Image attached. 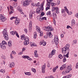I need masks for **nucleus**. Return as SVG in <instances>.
<instances>
[{"label":"nucleus","mask_w":78,"mask_h":78,"mask_svg":"<svg viewBox=\"0 0 78 78\" xmlns=\"http://www.w3.org/2000/svg\"><path fill=\"white\" fill-rule=\"evenodd\" d=\"M70 47V44H68L66 45L65 47L62 48V53L65 54L66 53V51H67V50H68V53L65 55V57H66L67 58H69V51H70V49H69V48Z\"/></svg>","instance_id":"nucleus-1"},{"label":"nucleus","mask_w":78,"mask_h":78,"mask_svg":"<svg viewBox=\"0 0 78 78\" xmlns=\"http://www.w3.org/2000/svg\"><path fill=\"white\" fill-rule=\"evenodd\" d=\"M21 39L22 40H25V41H24V45H27L29 44V38L27 37H25V35H23L21 36Z\"/></svg>","instance_id":"nucleus-2"},{"label":"nucleus","mask_w":78,"mask_h":78,"mask_svg":"<svg viewBox=\"0 0 78 78\" xmlns=\"http://www.w3.org/2000/svg\"><path fill=\"white\" fill-rule=\"evenodd\" d=\"M2 34L3 35V37H4V39L5 40L8 41L9 39V37H8V32L5 29H4L3 32Z\"/></svg>","instance_id":"nucleus-3"},{"label":"nucleus","mask_w":78,"mask_h":78,"mask_svg":"<svg viewBox=\"0 0 78 78\" xmlns=\"http://www.w3.org/2000/svg\"><path fill=\"white\" fill-rule=\"evenodd\" d=\"M47 1V4L46 6H47V7L46 8L45 10L46 11H47L48 9H50V4L51 3V2H52L53 0H46Z\"/></svg>","instance_id":"nucleus-4"},{"label":"nucleus","mask_w":78,"mask_h":78,"mask_svg":"<svg viewBox=\"0 0 78 78\" xmlns=\"http://www.w3.org/2000/svg\"><path fill=\"white\" fill-rule=\"evenodd\" d=\"M43 30H44L46 31H53V29L52 28L49 27H45L44 26L43 27Z\"/></svg>","instance_id":"nucleus-5"},{"label":"nucleus","mask_w":78,"mask_h":78,"mask_svg":"<svg viewBox=\"0 0 78 78\" xmlns=\"http://www.w3.org/2000/svg\"><path fill=\"white\" fill-rule=\"evenodd\" d=\"M32 2V1L30 0H26L23 2V6H27L30 5V3Z\"/></svg>","instance_id":"nucleus-6"},{"label":"nucleus","mask_w":78,"mask_h":78,"mask_svg":"<svg viewBox=\"0 0 78 78\" xmlns=\"http://www.w3.org/2000/svg\"><path fill=\"white\" fill-rule=\"evenodd\" d=\"M41 8L40 7H39V8H37V11H36V12L37 13H39L40 14L41 13V10H43L44 9V5L43 4H42L41 5Z\"/></svg>","instance_id":"nucleus-7"},{"label":"nucleus","mask_w":78,"mask_h":78,"mask_svg":"<svg viewBox=\"0 0 78 78\" xmlns=\"http://www.w3.org/2000/svg\"><path fill=\"white\" fill-rule=\"evenodd\" d=\"M54 42L55 44L56 45H57L58 44L59 41H58V36H56L55 37L54 41H52V43H54Z\"/></svg>","instance_id":"nucleus-8"},{"label":"nucleus","mask_w":78,"mask_h":78,"mask_svg":"<svg viewBox=\"0 0 78 78\" xmlns=\"http://www.w3.org/2000/svg\"><path fill=\"white\" fill-rule=\"evenodd\" d=\"M56 52V50L54 49L52 51L51 53L49 54L48 58H51L53 56V55H54L55 54V52Z\"/></svg>","instance_id":"nucleus-9"},{"label":"nucleus","mask_w":78,"mask_h":78,"mask_svg":"<svg viewBox=\"0 0 78 78\" xmlns=\"http://www.w3.org/2000/svg\"><path fill=\"white\" fill-rule=\"evenodd\" d=\"M0 20H1L2 22H5L6 20V18L3 17L2 15H0Z\"/></svg>","instance_id":"nucleus-10"},{"label":"nucleus","mask_w":78,"mask_h":78,"mask_svg":"<svg viewBox=\"0 0 78 78\" xmlns=\"http://www.w3.org/2000/svg\"><path fill=\"white\" fill-rule=\"evenodd\" d=\"M46 35L49 37V38H51L53 36V34H51V32H48L46 33Z\"/></svg>","instance_id":"nucleus-11"},{"label":"nucleus","mask_w":78,"mask_h":78,"mask_svg":"<svg viewBox=\"0 0 78 78\" xmlns=\"http://www.w3.org/2000/svg\"><path fill=\"white\" fill-rule=\"evenodd\" d=\"M22 58H27V59H28V60H29V61H32V59L30 58V57L28 56L27 55H23L22 56Z\"/></svg>","instance_id":"nucleus-12"},{"label":"nucleus","mask_w":78,"mask_h":78,"mask_svg":"<svg viewBox=\"0 0 78 78\" xmlns=\"http://www.w3.org/2000/svg\"><path fill=\"white\" fill-rule=\"evenodd\" d=\"M17 10L18 11H19L20 12L21 14H24V13L22 12V9L20 8V6H18L17 7Z\"/></svg>","instance_id":"nucleus-13"},{"label":"nucleus","mask_w":78,"mask_h":78,"mask_svg":"<svg viewBox=\"0 0 78 78\" xmlns=\"http://www.w3.org/2000/svg\"><path fill=\"white\" fill-rule=\"evenodd\" d=\"M45 65H43L42 67V72L43 73H44L45 72Z\"/></svg>","instance_id":"nucleus-14"},{"label":"nucleus","mask_w":78,"mask_h":78,"mask_svg":"<svg viewBox=\"0 0 78 78\" xmlns=\"http://www.w3.org/2000/svg\"><path fill=\"white\" fill-rule=\"evenodd\" d=\"M29 28L30 32H31V29H32V22L31 21H30V23Z\"/></svg>","instance_id":"nucleus-15"},{"label":"nucleus","mask_w":78,"mask_h":78,"mask_svg":"<svg viewBox=\"0 0 78 78\" xmlns=\"http://www.w3.org/2000/svg\"><path fill=\"white\" fill-rule=\"evenodd\" d=\"M0 47H1L2 50H5V49H6V48L5 45V44H0Z\"/></svg>","instance_id":"nucleus-16"},{"label":"nucleus","mask_w":78,"mask_h":78,"mask_svg":"<svg viewBox=\"0 0 78 78\" xmlns=\"http://www.w3.org/2000/svg\"><path fill=\"white\" fill-rule=\"evenodd\" d=\"M20 19H17L15 21V23L16 24V25H19V23H20Z\"/></svg>","instance_id":"nucleus-17"},{"label":"nucleus","mask_w":78,"mask_h":78,"mask_svg":"<svg viewBox=\"0 0 78 78\" xmlns=\"http://www.w3.org/2000/svg\"><path fill=\"white\" fill-rule=\"evenodd\" d=\"M66 70H67V71H69V70L70 71V70H72V69H71V66H69L68 67H67V68H66L65 69Z\"/></svg>","instance_id":"nucleus-18"},{"label":"nucleus","mask_w":78,"mask_h":78,"mask_svg":"<svg viewBox=\"0 0 78 78\" xmlns=\"http://www.w3.org/2000/svg\"><path fill=\"white\" fill-rule=\"evenodd\" d=\"M69 72H70L69 70V71L66 70V71H64L63 72H62V75H65L66 74V73H69Z\"/></svg>","instance_id":"nucleus-19"},{"label":"nucleus","mask_w":78,"mask_h":78,"mask_svg":"<svg viewBox=\"0 0 78 78\" xmlns=\"http://www.w3.org/2000/svg\"><path fill=\"white\" fill-rule=\"evenodd\" d=\"M37 51L35 50L34 51V55L35 56V57H38V54L37 53Z\"/></svg>","instance_id":"nucleus-20"},{"label":"nucleus","mask_w":78,"mask_h":78,"mask_svg":"<svg viewBox=\"0 0 78 78\" xmlns=\"http://www.w3.org/2000/svg\"><path fill=\"white\" fill-rule=\"evenodd\" d=\"M36 29L37 31L38 32H39V31H41V29H40V28L38 26H36Z\"/></svg>","instance_id":"nucleus-21"},{"label":"nucleus","mask_w":78,"mask_h":78,"mask_svg":"<svg viewBox=\"0 0 78 78\" xmlns=\"http://www.w3.org/2000/svg\"><path fill=\"white\" fill-rule=\"evenodd\" d=\"M0 44H2L3 45H8V44L6 42V41H2V43Z\"/></svg>","instance_id":"nucleus-22"},{"label":"nucleus","mask_w":78,"mask_h":78,"mask_svg":"<svg viewBox=\"0 0 78 78\" xmlns=\"http://www.w3.org/2000/svg\"><path fill=\"white\" fill-rule=\"evenodd\" d=\"M34 6H36L37 7H39V6H40V3L38 2L37 3L35 4Z\"/></svg>","instance_id":"nucleus-23"},{"label":"nucleus","mask_w":78,"mask_h":78,"mask_svg":"<svg viewBox=\"0 0 78 78\" xmlns=\"http://www.w3.org/2000/svg\"><path fill=\"white\" fill-rule=\"evenodd\" d=\"M8 45L9 47H12V44H11V41H9L8 43Z\"/></svg>","instance_id":"nucleus-24"},{"label":"nucleus","mask_w":78,"mask_h":78,"mask_svg":"<svg viewBox=\"0 0 78 78\" xmlns=\"http://www.w3.org/2000/svg\"><path fill=\"white\" fill-rule=\"evenodd\" d=\"M71 23L72 24L71 26L72 27V26L75 23V21L74 20H73L72 21Z\"/></svg>","instance_id":"nucleus-25"},{"label":"nucleus","mask_w":78,"mask_h":78,"mask_svg":"<svg viewBox=\"0 0 78 78\" xmlns=\"http://www.w3.org/2000/svg\"><path fill=\"white\" fill-rule=\"evenodd\" d=\"M55 12L56 13H57V14H59V9H58V7H56V9L55 10Z\"/></svg>","instance_id":"nucleus-26"},{"label":"nucleus","mask_w":78,"mask_h":78,"mask_svg":"<svg viewBox=\"0 0 78 78\" xmlns=\"http://www.w3.org/2000/svg\"><path fill=\"white\" fill-rule=\"evenodd\" d=\"M58 66H57L55 67L53 69V72H55V70H56V69H58Z\"/></svg>","instance_id":"nucleus-27"},{"label":"nucleus","mask_w":78,"mask_h":78,"mask_svg":"<svg viewBox=\"0 0 78 78\" xmlns=\"http://www.w3.org/2000/svg\"><path fill=\"white\" fill-rule=\"evenodd\" d=\"M37 34L36 32H35L34 33V39H36V37H37Z\"/></svg>","instance_id":"nucleus-28"},{"label":"nucleus","mask_w":78,"mask_h":78,"mask_svg":"<svg viewBox=\"0 0 78 78\" xmlns=\"http://www.w3.org/2000/svg\"><path fill=\"white\" fill-rule=\"evenodd\" d=\"M25 74L26 75H31V73L30 72H26L25 73Z\"/></svg>","instance_id":"nucleus-29"},{"label":"nucleus","mask_w":78,"mask_h":78,"mask_svg":"<svg viewBox=\"0 0 78 78\" xmlns=\"http://www.w3.org/2000/svg\"><path fill=\"white\" fill-rule=\"evenodd\" d=\"M42 44L43 46H45V45H46V42H42L41 43V45H42Z\"/></svg>","instance_id":"nucleus-30"},{"label":"nucleus","mask_w":78,"mask_h":78,"mask_svg":"<svg viewBox=\"0 0 78 78\" xmlns=\"http://www.w3.org/2000/svg\"><path fill=\"white\" fill-rule=\"evenodd\" d=\"M10 34H12V35H14L15 34H16V31L14 32V31H12L10 32Z\"/></svg>","instance_id":"nucleus-31"},{"label":"nucleus","mask_w":78,"mask_h":78,"mask_svg":"<svg viewBox=\"0 0 78 78\" xmlns=\"http://www.w3.org/2000/svg\"><path fill=\"white\" fill-rule=\"evenodd\" d=\"M0 72H2L3 73H5V70L3 69H1L0 70Z\"/></svg>","instance_id":"nucleus-32"},{"label":"nucleus","mask_w":78,"mask_h":78,"mask_svg":"<svg viewBox=\"0 0 78 78\" xmlns=\"http://www.w3.org/2000/svg\"><path fill=\"white\" fill-rule=\"evenodd\" d=\"M58 57L59 58H60V59H62L63 58V56H62V55L61 54L59 55L58 56Z\"/></svg>","instance_id":"nucleus-33"},{"label":"nucleus","mask_w":78,"mask_h":78,"mask_svg":"<svg viewBox=\"0 0 78 78\" xmlns=\"http://www.w3.org/2000/svg\"><path fill=\"white\" fill-rule=\"evenodd\" d=\"M65 10L67 12V13H68L69 12V10H68V9H67V7L65 6L64 7Z\"/></svg>","instance_id":"nucleus-34"},{"label":"nucleus","mask_w":78,"mask_h":78,"mask_svg":"<svg viewBox=\"0 0 78 78\" xmlns=\"http://www.w3.org/2000/svg\"><path fill=\"white\" fill-rule=\"evenodd\" d=\"M56 7H53L52 9V12L55 11L56 10Z\"/></svg>","instance_id":"nucleus-35"},{"label":"nucleus","mask_w":78,"mask_h":78,"mask_svg":"<svg viewBox=\"0 0 78 78\" xmlns=\"http://www.w3.org/2000/svg\"><path fill=\"white\" fill-rule=\"evenodd\" d=\"M15 34L16 35V36L17 37H19V34H18V33H17V31H15Z\"/></svg>","instance_id":"nucleus-36"},{"label":"nucleus","mask_w":78,"mask_h":78,"mask_svg":"<svg viewBox=\"0 0 78 78\" xmlns=\"http://www.w3.org/2000/svg\"><path fill=\"white\" fill-rule=\"evenodd\" d=\"M29 16L30 19H31L33 17V15L32 14H31V13H30Z\"/></svg>","instance_id":"nucleus-37"},{"label":"nucleus","mask_w":78,"mask_h":78,"mask_svg":"<svg viewBox=\"0 0 78 78\" xmlns=\"http://www.w3.org/2000/svg\"><path fill=\"white\" fill-rule=\"evenodd\" d=\"M62 67L63 69L66 68V64H63Z\"/></svg>","instance_id":"nucleus-38"},{"label":"nucleus","mask_w":78,"mask_h":78,"mask_svg":"<svg viewBox=\"0 0 78 78\" xmlns=\"http://www.w3.org/2000/svg\"><path fill=\"white\" fill-rule=\"evenodd\" d=\"M31 70L32 71V72H33L34 73H36V71L34 68H32Z\"/></svg>","instance_id":"nucleus-39"},{"label":"nucleus","mask_w":78,"mask_h":78,"mask_svg":"<svg viewBox=\"0 0 78 78\" xmlns=\"http://www.w3.org/2000/svg\"><path fill=\"white\" fill-rule=\"evenodd\" d=\"M38 20L40 21H42L43 20L41 16V17H40V18L38 19Z\"/></svg>","instance_id":"nucleus-40"},{"label":"nucleus","mask_w":78,"mask_h":78,"mask_svg":"<svg viewBox=\"0 0 78 78\" xmlns=\"http://www.w3.org/2000/svg\"><path fill=\"white\" fill-rule=\"evenodd\" d=\"M51 14V12H50V11H49L48 12H47L46 14L47 16H49V15H50Z\"/></svg>","instance_id":"nucleus-41"},{"label":"nucleus","mask_w":78,"mask_h":78,"mask_svg":"<svg viewBox=\"0 0 78 78\" xmlns=\"http://www.w3.org/2000/svg\"><path fill=\"white\" fill-rule=\"evenodd\" d=\"M66 57H64L63 60V62H65L66 61Z\"/></svg>","instance_id":"nucleus-42"},{"label":"nucleus","mask_w":78,"mask_h":78,"mask_svg":"<svg viewBox=\"0 0 78 78\" xmlns=\"http://www.w3.org/2000/svg\"><path fill=\"white\" fill-rule=\"evenodd\" d=\"M51 5H52V6H55L56 5V3H51Z\"/></svg>","instance_id":"nucleus-43"},{"label":"nucleus","mask_w":78,"mask_h":78,"mask_svg":"<svg viewBox=\"0 0 78 78\" xmlns=\"http://www.w3.org/2000/svg\"><path fill=\"white\" fill-rule=\"evenodd\" d=\"M53 16L54 17H56V13H55V12H53Z\"/></svg>","instance_id":"nucleus-44"},{"label":"nucleus","mask_w":78,"mask_h":78,"mask_svg":"<svg viewBox=\"0 0 78 78\" xmlns=\"http://www.w3.org/2000/svg\"><path fill=\"white\" fill-rule=\"evenodd\" d=\"M14 65H12V62L10 65V67H11V68H12V67H14Z\"/></svg>","instance_id":"nucleus-45"},{"label":"nucleus","mask_w":78,"mask_h":78,"mask_svg":"<svg viewBox=\"0 0 78 78\" xmlns=\"http://www.w3.org/2000/svg\"><path fill=\"white\" fill-rule=\"evenodd\" d=\"M67 78H69L72 76V75H68L66 76Z\"/></svg>","instance_id":"nucleus-46"},{"label":"nucleus","mask_w":78,"mask_h":78,"mask_svg":"<svg viewBox=\"0 0 78 78\" xmlns=\"http://www.w3.org/2000/svg\"><path fill=\"white\" fill-rule=\"evenodd\" d=\"M13 19H17V17H15L14 16L10 18V20H12Z\"/></svg>","instance_id":"nucleus-47"},{"label":"nucleus","mask_w":78,"mask_h":78,"mask_svg":"<svg viewBox=\"0 0 78 78\" xmlns=\"http://www.w3.org/2000/svg\"><path fill=\"white\" fill-rule=\"evenodd\" d=\"M12 54H13V55H16V52H15L14 51H12Z\"/></svg>","instance_id":"nucleus-48"},{"label":"nucleus","mask_w":78,"mask_h":78,"mask_svg":"<svg viewBox=\"0 0 78 78\" xmlns=\"http://www.w3.org/2000/svg\"><path fill=\"white\" fill-rule=\"evenodd\" d=\"M45 78H53V76H51L49 77V76H47L45 77Z\"/></svg>","instance_id":"nucleus-49"},{"label":"nucleus","mask_w":78,"mask_h":78,"mask_svg":"<svg viewBox=\"0 0 78 78\" xmlns=\"http://www.w3.org/2000/svg\"><path fill=\"white\" fill-rule=\"evenodd\" d=\"M2 59H6V57H5L4 55H2Z\"/></svg>","instance_id":"nucleus-50"},{"label":"nucleus","mask_w":78,"mask_h":78,"mask_svg":"<svg viewBox=\"0 0 78 78\" xmlns=\"http://www.w3.org/2000/svg\"><path fill=\"white\" fill-rule=\"evenodd\" d=\"M24 31L26 33H27L28 32V30H27V29H24Z\"/></svg>","instance_id":"nucleus-51"},{"label":"nucleus","mask_w":78,"mask_h":78,"mask_svg":"<svg viewBox=\"0 0 78 78\" xmlns=\"http://www.w3.org/2000/svg\"><path fill=\"white\" fill-rule=\"evenodd\" d=\"M42 19L43 20H47V18H46V17H43L42 18Z\"/></svg>","instance_id":"nucleus-52"},{"label":"nucleus","mask_w":78,"mask_h":78,"mask_svg":"<svg viewBox=\"0 0 78 78\" xmlns=\"http://www.w3.org/2000/svg\"><path fill=\"white\" fill-rule=\"evenodd\" d=\"M67 13L68 14H69V15H71V14H72V12H69V10H68V12Z\"/></svg>","instance_id":"nucleus-53"},{"label":"nucleus","mask_w":78,"mask_h":78,"mask_svg":"<svg viewBox=\"0 0 78 78\" xmlns=\"http://www.w3.org/2000/svg\"><path fill=\"white\" fill-rule=\"evenodd\" d=\"M31 45H32V46H36V44L35 43H33L32 44H31Z\"/></svg>","instance_id":"nucleus-54"},{"label":"nucleus","mask_w":78,"mask_h":78,"mask_svg":"<svg viewBox=\"0 0 78 78\" xmlns=\"http://www.w3.org/2000/svg\"><path fill=\"white\" fill-rule=\"evenodd\" d=\"M53 22L55 25H56V21L55 20H53Z\"/></svg>","instance_id":"nucleus-55"},{"label":"nucleus","mask_w":78,"mask_h":78,"mask_svg":"<svg viewBox=\"0 0 78 78\" xmlns=\"http://www.w3.org/2000/svg\"><path fill=\"white\" fill-rule=\"evenodd\" d=\"M17 3H14V4H13V7H14V8H16V5H17Z\"/></svg>","instance_id":"nucleus-56"},{"label":"nucleus","mask_w":78,"mask_h":78,"mask_svg":"<svg viewBox=\"0 0 78 78\" xmlns=\"http://www.w3.org/2000/svg\"><path fill=\"white\" fill-rule=\"evenodd\" d=\"M19 55H22L23 54V51H21L19 52L18 53Z\"/></svg>","instance_id":"nucleus-57"},{"label":"nucleus","mask_w":78,"mask_h":78,"mask_svg":"<svg viewBox=\"0 0 78 78\" xmlns=\"http://www.w3.org/2000/svg\"><path fill=\"white\" fill-rule=\"evenodd\" d=\"M44 14H45L44 12H42L41 16H44Z\"/></svg>","instance_id":"nucleus-58"},{"label":"nucleus","mask_w":78,"mask_h":78,"mask_svg":"<svg viewBox=\"0 0 78 78\" xmlns=\"http://www.w3.org/2000/svg\"><path fill=\"white\" fill-rule=\"evenodd\" d=\"M3 8V7L2 6H0V12L1 11V10H2V9Z\"/></svg>","instance_id":"nucleus-59"},{"label":"nucleus","mask_w":78,"mask_h":78,"mask_svg":"<svg viewBox=\"0 0 78 78\" xmlns=\"http://www.w3.org/2000/svg\"><path fill=\"white\" fill-rule=\"evenodd\" d=\"M25 50V48H23V49H22V51H23H23H24V50Z\"/></svg>","instance_id":"nucleus-60"},{"label":"nucleus","mask_w":78,"mask_h":78,"mask_svg":"<svg viewBox=\"0 0 78 78\" xmlns=\"http://www.w3.org/2000/svg\"><path fill=\"white\" fill-rule=\"evenodd\" d=\"M13 74L16 73V70L14 69L13 71Z\"/></svg>","instance_id":"nucleus-61"},{"label":"nucleus","mask_w":78,"mask_h":78,"mask_svg":"<svg viewBox=\"0 0 78 78\" xmlns=\"http://www.w3.org/2000/svg\"><path fill=\"white\" fill-rule=\"evenodd\" d=\"M76 69H77V68H78V63H77L76 65Z\"/></svg>","instance_id":"nucleus-62"},{"label":"nucleus","mask_w":78,"mask_h":78,"mask_svg":"<svg viewBox=\"0 0 78 78\" xmlns=\"http://www.w3.org/2000/svg\"><path fill=\"white\" fill-rule=\"evenodd\" d=\"M62 13H63L65 12V10L64 9H62L61 10Z\"/></svg>","instance_id":"nucleus-63"},{"label":"nucleus","mask_w":78,"mask_h":78,"mask_svg":"<svg viewBox=\"0 0 78 78\" xmlns=\"http://www.w3.org/2000/svg\"><path fill=\"white\" fill-rule=\"evenodd\" d=\"M76 17L78 18V13H76L75 15Z\"/></svg>","instance_id":"nucleus-64"}]
</instances>
